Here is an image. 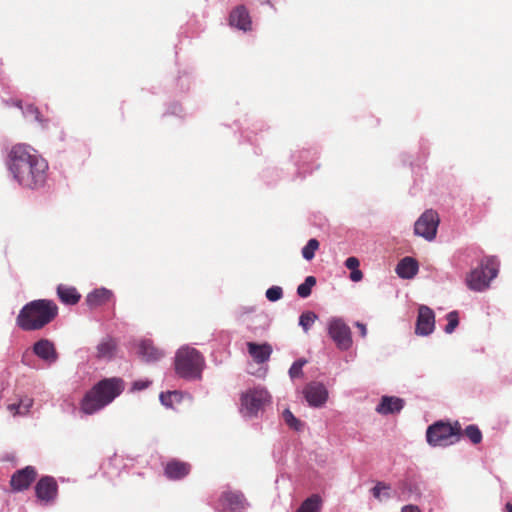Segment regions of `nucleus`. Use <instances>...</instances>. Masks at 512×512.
I'll list each match as a JSON object with an SVG mask.
<instances>
[{
    "mask_svg": "<svg viewBox=\"0 0 512 512\" xmlns=\"http://www.w3.org/2000/svg\"><path fill=\"white\" fill-rule=\"evenodd\" d=\"M7 167L24 188L38 189L47 180L48 162L31 146L16 144L8 153Z\"/></svg>",
    "mask_w": 512,
    "mask_h": 512,
    "instance_id": "obj_1",
    "label": "nucleus"
},
{
    "mask_svg": "<svg viewBox=\"0 0 512 512\" xmlns=\"http://www.w3.org/2000/svg\"><path fill=\"white\" fill-rule=\"evenodd\" d=\"M126 384L121 377L103 378L95 383L80 401V411L85 415H94L118 398Z\"/></svg>",
    "mask_w": 512,
    "mask_h": 512,
    "instance_id": "obj_2",
    "label": "nucleus"
},
{
    "mask_svg": "<svg viewBox=\"0 0 512 512\" xmlns=\"http://www.w3.org/2000/svg\"><path fill=\"white\" fill-rule=\"evenodd\" d=\"M174 371L177 377L188 382L200 381L206 367L203 354L191 345L180 346L174 355Z\"/></svg>",
    "mask_w": 512,
    "mask_h": 512,
    "instance_id": "obj_3",
    "label": "nucleus"
},
{
    "mask_svg": "<svg viewBox=\"0 0 512 512\" xmlns=\"http://www.w3.org/2000/svg\"><path fill=\"white\" fill-rule=\"evenodd\" d=\"M499 272V261L496 257H485L479 266L470 271L466 277V284L469 289L481 292L489 288L490 282L497 277Z\"/></svg>",
    "mask_w": 512,
    "mask_h": 512,
    "instance_id": "obj_4",
    "label": "nucleus"
},
{
    "mask_svg": "<svg viewBox=\"0 0 512 512\" xmlns=\"http://www.w3.org/2000/svg\"><path fill=\"white\" fill-rule=\"evenodd\" d=\"M270 401L271 395L266 388L261 386L249 388L241 394L240 413L247 418L257 417Z\"/></svg>",
    "mask_w": 512,
    "mask_h": 512,
    "instance_id": "obj_5",
    "label": "nucleus"
},
{
    "mask_svg": "<svg viewBox=\"0 0 512 512\" xmlns=\"http://www.w3.org/2000/svg\"><path fill=\"white\" fill-rule=\"evenodd\" d=\"M459 439V429L442 421L430 425L426 431V440L431 447H447L455 444Z\"/></svg>",
    "mask_w": 512,
    "mask_h": 512,
    "instance_id": "obj_6",
    "label": "nucleus"
},
{
    "mask_svg": "<svg viewBox=\"0 0 512 512\" xmlns=\"http://www.w3.org/2000/svg\"><path fill=\"white\" fill-rule=\"evenodd\" d=\"M58 315V307L52 300L39 299L27 303L16 320H53Z\"/></svg>",
    "mask_w": 512,
    "mask_h": 512,
    "instance_id": "obj_7",
    "label": "nucleus"
},
{
    "mask_svg": "<svg viewBox=\"0 0 512 512\" xmlns=\"http://www.w3.org/2000/svg\"><path fill=\"white\" fill-rule=\"evenodd\" d=\"M439 223L440 218L438 213L432 209H428L415 222L414 232L416 235L428 241H432L436 237Z\"/></svg>",
    "mask_w": 512,
    "mask_h": 512,
    "instance_id": "obj_8",
    "label": "nucleus"
},
{
    "mask_svg": "<svg viewBox=\"0 0 512 512\" xmlns=\"http://www.w3.org/2000/svg\"><path fill=\"white\" fill-rule=\"evenodd\" d=\"M248 506L244 494L240 491H223L218 500L221 512H245Z\"/></svg>",
    "mask_w": 512,
    "mask_h": 512,
    "instance_id": "obj_9",
    "label": "nucleus"
},
{
    "mask_svg": "<svg viewBox=\"0 0 512 512\" xmlns=\"http://www.w3.org/2000/svg\"><path fill=\"white\" fill-rule=\"evenodd\" d=\"M35 495L42 505L55 503L58 496V484L54 477H41L35 485Z\"/></svg>",
    "mask_w": 512,
    "mask_h": 512,
    "instance_id": "obj_10",
    "label": "nucleus"
},
{
    "mask_svg": "<svg viewBox=\"0 0 512 512\" xmlns=\"http://www.w3.org/2000/svg\"><path fill=\"white\" fill-rule=\"evenodd\" d=\"M303 395L308 405L313 408L323 407L328 400V390L320 382L308 383L303 389Z\"/></svg>",
    "mask_w": 512,
    "mask_h": 512,
    "instance_id": "obj_11",
    "label": "nucleus"
},
{
    "mask_svg": "<svg viewBox=\"0 0 512 512\" xmlns=\"http://www.w3.org/2000/svg\"><path fill=\"white\" fill-rule=\"evenodd\" d=\"M328 333L340 350L346 351L352 346L351 330L345 322H330Z\"/></svg>",
    "mask_w": 512,
    "mask_h": 512,
    "instance_id": "obj_12",
    "label": "nucleus"
},
{
    "mask_svg": "<svg viewBox=\"0 0 512 512\" xmlns=\"http://www.w3.org/2000/svg\"><path fill=\"white\" fill-rule=\"evenodd\" d=\"M37 476L36 469L33 466H26L23 469L17 470L10 480V485L13 491L21 492L29 488Z\"/></svg>",
    "mask_w": 512,
    "mask_h": 512,
    "instance_id": "obj_13",
    "label": "nucleus"
},
{
    "mask_svg": "<svg viewBox=\"0 0 512 512\" xmlns=\"http://www.w3.org/2000/svg\"><path fill=\"white\" fill-rule=\"evenodd\" d=\"M405 406V400L397 396L384 395L380 398L375 411L383 416L398 414Z\"/></svg>",
    "mask_w": 512,
    "mask_h": 512,
    "instance_id": "obj_14",
    "label": "nucleus"
},
{
    "mask_svg": "<svg viewBox=\"0 0 512 512\" xmlns=\"http://www.w3.org/2000/svg\"><path fill=\"white\" fill-rule=\"evenodd\" d=\"M138 353L147 363L157 362L165 356V351L156 347L150 339L140 341L138 345Z\"/></svg>",
    "mask_w": 512,
    "mask_h": 512,
    "instance_id": "obj_15",
    "label": "nucleus"
},
{
    "mask_svg": "<svg viewBox=\"0 0 512 512\" xmlns=\"http://www.w3.org/2000/svg\"><path fill=\"white\" fill-rule=\"evenodd\" d=\"M190 469L189 463L171 460L165 465L164 474L170 480H180L189 474Z\"/></svg>",
    "mask_w": 512,
    "mask_h": 512,
    "instance_id": "obj_16",
    "label": "nucleus"
},
{
    "mask_svg": "<svg viewBox=\"0 0 512 512\" xmlns=\"http://www.w3.org/2000/svg\"><path fill=\"white\" fill-rule=\"evenodd\" d=\"M34 353L48 364H53L57 360V353L52 342L42 339L33 346Z\"/></svg>",
    "mask_w": 512,
    "mask_h": 512,
    "instance_id": "obj_17",
    "label": "nucleus"
},
{
    "mask_svg": "<svg viewBox=\"0 0 512 512\" xmlns=\"http://www.w3.org/2000/svg\"><path fill=\"white\" fill-rule=\"evenodd\" d=\"M229 23L238 29L247 31L251 29V19L247 9L243 6H237L229 15Z\"/></svg>",
    "mask_w": 512,
    "mask_h": 512,
    "instance_id": "obj_18",
    "label": "nucleus"
},
{
    "mask_svg": "<svg viewBox=\"0 0 512 512\" xmlns=\"http://www.w3.org/2000/svg\"><path fill=\"white\" fill-rule=\"evenodd\" d=\"M247 348L249 355L258 364L266 363L272 354V347L268 343L257 344L254 342H248Z\"/></svg>",
    "mask_w": 512,
    "mask_h": 512,
    "instance_id": "obj_19",
    "label": "nucleus"
},
{
    "mask_svg": "<svg viewBox=\"0 0 512 512\" xmlns=\"http://www.w3.org/2000/svg\"><path fill=\"white\" fill-rule=\"evenodd\" d=\"M113 294L106 288L95 289L86 297V304L91 309H96L111 302Z\"/></svg>",
    "mask_w": 512,
    "mask_h": 512,
    "instance_id": "obj_20",
    "label": "nucleus"
},
{
    "mask_svg": "<svg viewBox=\"0 0 512 512\" xmlns=\"http://www.w3.org/2000/svg\"><path fill=\"white\" fill-rule=\"evenodd\" d=\"M117 342L111 336L104 337L96 347V357L100 360H111L116 353Z\"/></svg>",
    "mask_w": 512,
    "mask_h": 512,
    "instance_id": "obj_21",
    "label": "nucleus"
},
{
    "mask_svg": "<svg viewBox=\"0 0 512 512\" xmlns=\"http://www.w3.org/2000/svg\"><path fill=\"white\" fill-rule=\"evenodd\" d=\"M418 272V263L411 257L403 258L396 266V273L403 279H411Z\"/></svg>",
    "mask_w": 512,
    "mask_h": 512,
    "instance_id": "obj_22",
    "label": "nucleus"
},
{
    "mask_svg": "<svg viewBox=\"0 0 512 512\" xmlns=\"http://www.w3.org/2000/svg\"><path fill=\"white\" fill-rule=\"evenodd\" d=\"M57 295L60 301L66 305H74L79 302L81 295L75 287L59 284L57 286Z\"/></svg>",
    "mask_w": 512,
    "mask_h": 512,
    "instance_id": "obj_23",
    "label": "nucleus"
},
{
    "mask_svg": "<svg viewBox=\"0 0 512 512\" xmlns=\"http://www.w3.org/2000/svg\"><path fill=\"white\" fill-rule=\"evenodd\" d=\"M322 507V498L318 494H312L305 499L296 512H320Z\"/></svg>",
    "mask_w": 512,
    "mask_h": 512,
    "instance_id": "obj_24",
    "label": "nucleus"
},
{
    "mask_svg": "<svg viewBox=\"0 0 512 512\" xmlns=\"http://www.w3.org/2000/svg\"><path fill=\"white\" fill-rule=\"evenodd\" d=\"M32 405L33 400L29 397H25L23 399H20L18 403L8 405V409L11 412H15V414L26 415L30 411Z\"/></svg>",
    "mask_w": 512,
    "mask_h": 512,
    "instance_id": "obj_25",
    "label": "nucleus"
},
{
    "mask_svg": "<svg viewBox=\"0 0 512 512\" xmlns=\"http://www.w3.org/2000/svg\"><path fill=\"white\" fill-rule=\"evenodd\" d=\"M282 417L287 426L291 429L299 432L303 429L304 423L294 416L290 409H285L282 413Z\"/></svg>",
    "mask_w": 512,
    "mask_h": 512,
    "instance_id": "obj_26",
    "label": "nucleus"
},
{
    "mask_svg": "<svg viewBox=\"0 0 512 512\" xmlns=\"http://www.w3.org/2000/svg\"><path fill=\"white\" fill-rule=\"evenodd\" d=\"M174 399L177 402L181 401V393L177 390L161 392L159 395V400H160L161 404L163 406H165L166 408L173 407Z\"/></svg>",
    "mask_w": 512,
    "mask_h": 512,
    "instance_id": "obj_27",
    "label": "nucleus"
},
{
    "mask_svg": "<svg viewBox=\"0 0 512 512\" xmlns=\"http://www.w3.org/2000/svg\"><path fill=\"white\" fill-rule=\"evenodd\" d=\"M390 486L384 482H377L375 486L371 489V493L374 498H376L379 501H382L383 499H389L390 496Z\"/></svg>",
    "mask_w": 512,
    "mask_h": 512,
    "instance_id": "obj_28",
    "label": "nucleus"
},
{
    "mask_svg": "<svg viewBox=\"0 0 512 512\" xmlns=\"http://www.w3.org/2000/svg\"><path fill=\"white\" fill-rule=\"evenodd\" d=\"M316 285V278L314 276H308L297 288V294L301 298H307L310 296L312 288Z\"/></svg>",
    "mask_w": 512,
    "mask_h": 512,
    "instance_id": "obj_29",
    "label": "nucleus"
},
{
    "mask_svg": "<svg viewBox=\"0 0 512 512\" xmlns=\"http://www.w3.org/2000/svg\"><path fill=\"white\" fill-rule=\"evenodd\" d=\"M307 363V360L304 358H299L293 362L291 367L289 368L288 374L291 380L301 378L303 376V367Z\"/></svg>",
    "mask_w": 512,
    "mask_h": 512,
    "instance_id": "obj_30",
    "label": "nucleus"
},
{
    "mask_svg": "<svg viewBox=\"0 0 512 512\" xmlns=\"http://www.w3.org/2000/svg\"><path fill=\"white\" fill-rule=\"evenodd\" d=\"M319 241L315 238L310 239L302 249V256L304 259L310 261L314 258L315 252L319 248Z\"/></svg>",
    "mask_w": 512,
    "mask_h": 512,
    "instance_id": "obj_31",
    "label": "nucleus"
},
{
    "mask_svg": "<svg viewBox=\"0 0 512 512\" xmlns=\"http://www.w3.org/2000/svg\"><path fill=\"white\" fill-rule=\"evenodd\" d=\"M464 433L473 444H479L482 441V432L476 425H468Z\"/></svg>",
    "mask_w": 512,
    "mask_h": 512,
    "instance_id": "obj_32",
    "label": "nucleus"
},
{
    "mask_svg": "<svg viewBox=\"0 0 512 512\" xmlns=\"http://www.w3.org/2000/svg\"><path fill=\"white\" fill-rule=\"evenodd\" d=\"M435 330V322H416L415 334L428 336Z\"/></svg>",
    "mask_w": 512,
    "mask_h": 512,
    "instance_id": "obj_33",
    "label": "nucleus"
},
{
    "mask_svg": "<svg viewBox=\"0 0 512 512\" xmlns=\"http://www.w3.org/2000/svg\"><path fill=\"white\" fill-rule=\"evenodd\" d=\"M265 295L269 301L275 302L283 297V289L280 286H272L266 290Z\"/></svg>",
    "mask_w": 512,
    "mask_h": 512,
    "instance_id": "obj_34",
    "label": "nucleus"
},
{
    "mask_svg": "<svg viewBox=\"0 0 512 512\" xmlns=\"http://www.w3.org/2000/svg\"><path fill=\"white\" fill-rule=\"evenodd\" d=\"M152 384V381L149 379H138L132 382L130 387V392H139L149 388Z\"/></svg>",
    "mask_w": 512,
    "mask_h": 512,
    "instance_id": "obj_35",
    "label": "nucleus"
},
{
    "mask_svg": "<svg viewBox=\"0 0 512 512\" xmlns=\"http://www.w3.org/2000/svg\"><path fill=\"white\" fill-rule=\"evenodd\" d=\"M435 314L434 311L428 306L421 305L418 308V317L417 320H434Z\"/></svg>",
    "mask_w": 512,
    "mask_h": 512,
    "instance_id": "obj_36",
    "label": "nucleus"
},
{
    "mask_svg": "<svg viewBox=\"0 0 512 512\" xmlns=\"http://www.w3.org/2000/svg\"><path fill=\"white\" fill-rule=\"evenodd\" d=\"M48 322H17L18 326L24 331H35L42 329Z\"/></svg>",
    "mask_w": 512,
    "mask_h": 512,
    "instance_id": "obj_37",
    "label": "nucleus"
},
{
    "mask_svg": "<svg viewBox=\"0 0 512 512\" xmlns=\"http://www.w3.org/2000/svg\"><path fill=\"white\" fill-rule=\"evenodd\" d=\"M27 113L34 117V119L41 124L42 127H46L47 123L46 120L43 118L42 114L35 106H28L27 107Z\"/></svg>",
    "mask_w": 512,
    "mask_h": 512,
    "instance_id": "obj_38",
    "label": "nucleus"
},
{
    "mask_svg": "<svg viewBox=\"0 0 512 512\" xmlns=\"http://www.w3.org/2000/svg\"><path fill=\"white\" fill-rule=\"evenodd\" d=\"M359 265H360V262L358 260V258L356 257H348L345 261V266L349 269V270H355V269H358L359 268Z\"/></svg>",
    "mask_w": 512,
    "mask_h": 512,
    "instance_id": "obj_39",
    "label": "nucleus"
},
{
    "mask_svg": "<svg viewBox=\"0 0 512 512\" xmlns=\"http://www.w3.org/2000/svg\"><path fill=\"white\" fill-rule=\"evenodd\" d=\"M363 278V273L359 269L351 270L350 279L353 282H359Z\"/></svg>",
    "mask_w": 512,
    "mask_h": 512,
    "instance_id": "obj_40",
    "label": "nucleus"
},
{
    "mask_svg": "<svg viewBox=\"0 0 512 512\" xmlns=\"http://www.w3.org/2000/svg\"><path fill=\"white\" fill-rule=\"evenodd\" d=\"M318 316L313 311H305L303 312L299 320H317Z\"/></svg>",
    "mask_w": 512,
    "mask_h": 512,
    "instance_id": "obj_41",
    "label": "nucleus"
},
{
    "mask_svg": "<svg viewBox=\"0 0 512 512\" xmlns=\"http://www.w3.org/2000/svg\"><path fill=\"white\" fill-rule=\"evenodd\" d=\"M401 512H422L416 505L408 504L401 508Z\"/></svg>",
    "mask_w": 512,
    "mask_h": 512,
    "instance_id": "obj_42",
    "label": "nucleus"
},
{
    "mask_svg": "<svg viewBox=\"0 0 512 512\" xmlns=\"http://www.w3.org/2000/svg\"><path fill=\"white\" fill-rule=\"evenodd\" d=\"M460 322H447V325L444 328L445 333L451 334Z\"/></svg>",
    "mask_w": 512,
    "mask_h": 512,
    "instance_id": "obj_43",
    "label": "nucleus"
},
{
    "mask_svg": "<svg viewBox=\"0 0 512 512\" xmlns=\"http://www.w3.org/2000/svg\"><path fill=\"white\" fill-rule=\"evenodd\" d=\"M356 325L360 330L361 336L365 337L367 334V328H366V325L364 324V322H356Z\"/></svg>",
    "mask_w": 512,
    "mask_h": 512,
    "instance_id": "obj_44",
    "label": "nucleus"
},
{
    "mask_svg": "<svg viewBox=\"0 0 512 512\" xmlns=\"http://www.w3.org/2000/svg\"><path fill=\"white\" fill-rule=\"evenodd\" d=\"M298 323L302 327V329L305 333H307L311 329L312 325L314 324V322H298Z\"/></svg>",
    "mask_w": 512,
    "mask_h": 512,
    "instance_id": "obj_45",
    "label": "nucleus"
},
{
    "mask_svg": "<svg viewBox=\"0 0 512 512\" xmlns=\"http://www.w3.org/2000/svg\"><path fill=\"white\" fill-rule=\"evenodd\" d=\"M458 319H459L458 311H451L446 316V320H458Z\"/></svg>",
    "mask_w": 512,
    "mask_h": 512,
    "instance_id": "obj_46",
    "label": "nucleus"
},
{
    "mask_svg": "<svg viewBox=\"0 0 512 512\" xmlns=\"http://www.w3.org/2000/svg\"><path fill=\"white\" fill-rule=\"evenodd\" d=\"M506 509H507V512H512V504L511 503H507L506 504Z\"/></svg>",
    "mask_w": 512,
    "mask_h": 512,
    "instance_id": "obj_47",
    "label": "nucleus"
}]
</instances>
